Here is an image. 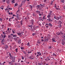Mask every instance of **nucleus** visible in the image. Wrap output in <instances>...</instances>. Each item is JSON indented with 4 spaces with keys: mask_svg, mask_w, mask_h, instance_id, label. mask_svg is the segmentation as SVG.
<instances>
[{
    "mask_svg": "<svg viewBox=\"0 0 65 65\" xmlns=\"http://www.w3.org/2000/svg\"><path fill=\"white\" fill-rule=\"evenodd\" d=\"M18 60L20 61H21V59H18Z\"/></svg>",
    "mask_w": 65,
    "mask_h": 65,
    "instance_id": "69168bd1",
    "label": "nucleus"
},
{
    "mask_svg": "<svg viewBox=\"0 0 65 65\" xmlns=\"http://www.w3.org/2000/svg\"><path fill=\"white\" fill-rule=\"evenodd\" d=\"M39 21H43V20H42V17H39Z\"/></svg>",
    "mask_w": 65,
    "mask_h": 65,
    "instance_id": "39448f33",
    "label": "nucleus"
},
{
    "mask_svg": "<svg viewBox=\"0 0 65 65\" xmlns=\"http://www.w3.org/2000/svg\"><path fill=\"white\" fill-rule=\"evenodd\" d=\"M13 38V37L11 36L10 37V38L9 39H12Z\"/></svg>",
    "mask_w": 65,
    "mask_h": 65,
    "instance_id": "bb28decb",
    "label": "nucleus"
},
{
    "mask_svg": "<svg viewBox=\"0 0 65 65\" xmlns=\"http://www.w3.org/2000/svg\"><path fill=\"white\" fill-rule=\"evenodd\" d=\"M47 1V0H44V2L45 3Z\"/></svg>",
    "mask_w": 65,
    "mask_h": 65,
    "instance_id": "bf43d9fd",
    "label": "nucleus"
},
{
    "mask_svg": "<svg viewBox=\"0 0 65 65\" xmlns=\"http://www.w3.org/2000/svg\"><path fill=\"white\" fill-rule=\"evenodd\" d=\"M58 23H59V24H61L62 23V22L61 21H59L58 22Z\"/></svg>",
    "mask_w": 65,
    "mask_h": 65,
    "instance_id": "58836bf2",
    "label": "nucleus"
},
{
    "mask_svg": "<svg viewBox=\"0 0 65 65\" xmlns=\"http://www.w3.org/2000/svg\"><path fill=\"white\" fill-rule=\"evenodd\" d=\"M18 38L19 39V37H16L14 38V39L15 40H18Z\"/></svg>",
    "mask_w": 65,
    "mask_h": 65,
    "instance_id": "4be33fe9",
    "label": "nucleus"
},
{
    "mask_svg": "<svg viewBox=\"0 0 65 65\" xmlns=\"http://www.w3.org/2000/svg\"><path fill=\"white\" fill-rule=\"evenodd\" d=\"M11 24H10V23H9L8 24V26H11Z\"/></svg>",
    "mask_w": 65,
    "mask_h": 65,
    "instance_id": "e433bc0d",
    "label": "nucleus"
},
{
    "mask_svg": "<svg viewBox=\"0 0 65 65\" xmlns=\"http://www.w3.org/2000/svg\"><path fill=\"white\" fill-rule=\"evenodd\" d=\"M1 36H2V38H3V39L5 38V37H6V35H4L3 37V36L2 34L1 35Z\"/></svg>",
    "mask_w": 65,
    "mask_h": 65,
    "instance_id": "1a4fd4ad",
    "label": "nucleus"
},
{
    "mask_svg": "<svg viewBox=\"0 0 65 65\" xmlns=\"http://www.w3.org/2000/svg\"><path fill=\"white\" fill-rule=\"evenodd\" d=\"M18 5V4L17 3H16L15 4V6H14V7H15V6H17Z\"/></svg>",
    "mask_w": 65,
    "mask_h": 65,
    "instance_id": "393cba45",
    "label": "nucleus"
},
{
    "mask_svg": "<svg viewBox=\"0 0 65 65\" xmlns=\"http://www.w3.org/2000/svg\"><path fill=\"white\" fill-rule=\"evenodd\" d=\"M12 2L13 3H14L15 2H14V0H12Z\"/></svg>",
    "mask_w": 65,
    "mask_h": 65,
    "instance_id": "37998d69",
    "label": "nucleus"
},
{
    "mask_svg": "<svg viewBox=\"0 0 65 65\" xmlns=\"http://www.w3.org/2000/svg\"><path fill=\"white\" fill-rule=\"evenodd\" d=\"M11 36L10 35H8V37L9 39V38H10Z\"/></svg>",
    "mask_w": 65,
    "mask_h": 65,
    "instance_id": "c756f323",
    "label": "nucleus"
},
{
    "mask_svg": "<svg viewBox=\"0 0 65 65\" xmlns=\"http://www.w3.org/2000/svg\"><path fill=\"white\" fill-rule=\"evenodd\" d=\"M28 27H29V29H30L31 31H33V29L32 28V27H33V25H29L28 26Z\"/></svg>",
    "mask_w": 65,
    "mask_h": 65,
    "instance_id": "7ed1b4c3",
    "label": "nucleus"
},
{
    "mask_svg": "<svg viewBox=\"0 0 65 65\" xmlns=\"http://www.w3.org/2000/svg\"><path fill=\"white\" fill-rule=\"evenodd\" d=\"M53 56H54L55 57H56L57 56V55L55 54V53H54L53 54Z\"/></svg>",
    "mask_w": 65,
    "mask_h": 65,
    "instance_id": "7c9ffc66",
    "label": "nucleus"
},
{
    "mask_svg": "<svg viewBox=\"0 0 65 65\" xmlns=\"http://www.w3.org/2000/svg\"><path fill=\"white\" fill-rule=\"evenodd\" d=\"M52 40L53 42H56V41H55V39L54 38H52Z\"/></svg>",
    "mask_w": 65,
    "mask_h": 65,
    "instance_id": "4468645a",
    "label": "nucleus"
},
{
    "mask_svg": "<svg viewBox=\"0 0 65 65\" xmlns=\"http://www.w3.org/2000/svg\"><path fill=\"white\" fill-rule=\"evenodd\" d=\"M51 17V15H48L47 16V18H50Z\"/></svg>",
    "mask_w": 65,
    "mask_h": 65,
    "instance_id": "b1692460",
    "label": "nucleus"
},
{
    "mask_svg": "<svg viewBox=\"0 0 65 65\" xmlns=\"http://www.w3.org/2000/svg\"><path fill=\"white\" fill-rule=\"evenodd\" d=\"M19 14H17V18L18 20H20L21 19V18L20 17H19Z\"/></svg>",
    "mask_w": 65,
    "mask_h": 65,
    "instance_id": "20e7f679",
    "label": "nucleus"
},
{
    "mask_svg": "<svg viewBox=\"0 0 65 65\" xmlns=\"http://www.w3.org/2000/svg\"><path fill=\"white\" fill-rule=\"evenodd\" d=\"M10 59H13V57H12V56H10Z\"/></svg>",
    "mask_w": 65,
    "mask_h": 65,
    "instance_id": "2f4dec72",
    "label": "nucleus"
},
{
    "mask_svg": "<svg viewBox=\"0 0 65 65\" xmlns=\"http://www.w3.org/2000/svg\"><path fill=\"white\" fill-rule=\"evenodd\" d=\"M61 17H58L56 16H55L54 17V19H56V20H59V19H60V20H61Z\"/></svg>",
    "mask_w": 65,
    "mask_h": 65,
    "instance_id": "f257e3e1",
    "label": "nucleus"
},
{
    "mask_svg": "<svg viewBox=\"0 0 65 65\" xmlns=\"http://www.w3.org/2000/svg\"><path fill=\"white\" fill-rule=\"evenodd\" d=\"M13 37H17V36H16V35H13Z\"/></svg>",
    "mask_w": 65,
    "mask_h": 65,
    "instance_id": "4d7b16f0",
    "label": "nucleus"
},
{
    "mask_svg": "<svg viewBox=\"0 0 65 65\" xmlns=\"http://www.w3.org/2000/svg\"><path fill=\"white\" fill-rule=\"evenodd\" d=\"M18 43L19 44H21V40L20 39H19L18 41Z\"/></svg>",
    "mask_w": 65,
    "mask_h": 65,
    "instance_id": "0eeeda50",
    "label": "nucleus"
},
{
    "mask_svg": "<svg viewBox=\"0 0 65 65\" xmlns=\"http://www.w3.org/2000/svg\"><path fill=\"white\" fill-rule=\"evenodd\" d=\"M4 63H3L2 64L1 63V64L0 65H4Z\"/></svg>",
    "mask_w": 65,
    "mask_h": 65,
    "instance_id": "603ef678",
    "label": "nucleus"
},
{
    "mask_svg": "<svg viewBox=\"0 0 65 65\" xmlns=\"http://www.w3.org/2000/svg\"><path fill=\"white\" fill-rule=\"evenodd\" d=\"M48 25H49V26H50V27H52L53 26L52 25V24H51V23H49Z\"/></svg>",
    "mask_w": 65,
    "mask_h": 65,
    "instance_id": "f3484780",
    "label": "nucleus"
},
{
    "mask_svg": "<svg viewBox=\"0 0 65 65\" xmlns=\"http://www.w3.org/2000/svg\"><path fill=\"white\" fill-rule=\"evenodd\" d=\"M32 53V52L31 51H30L29 52V51H28V54H30V53Z\"/></svg>",
    "mask_w": 65,
    "mask_h": 65,
    "instance_id": "72a5a7b5",
    "label": "nucleus"
},
{
    "mask_svg": "<svg viewBox=\"0 0 65 65\" xmlns=\"http://www.w3.org/2000/svg\"><path fill=\"white\" fill-rule=\"evenodd\" d=\"M37 7H38V8H39V9H41L40 8V5H38L37 6Z\"/></svg>",
    "mask_w": 65,
    "mask_h": 65,
    "instance_id": "5701e85b",
    "label": "nucleus"
},
{
    "mask_svg": "<svg viewBox=\"0 0 65 65\" xmlns=\"http://www.w3.org/2000/svg\"><path fill=\"white\" fill-rule=\"evenodd\" d=\"M36 34L35 33H33V34H32V35H33V36H34Z\"/></svg>",
    "mask_w": 65,
    "mask_h": 65,
    "instance_id": "a19ab883",
    "label": "nucleus"
},
{
    "mask_svg": "<svg viewBox=\"0 0 65 65\" xmlns=\"http://www.w3.org/2000/svg\"><path fill=\"white\" fill-rule=\"evenodd\" d=\"M12 31L13 32V34H14V33H15V32H14V31H13V30H12Z\"/></svg>",
    "mask_w": 65,
    "mask_h": 65,
    "instance_id": "680f3d73",
    "label": "nucleus"
},
{
    "mask_svg": "<svg viewBox=\"0 0 65 65\" xmlns=\"http://www.w3.org/2000/svg\"><path fill=\"white\" fill-rule=\"evenodd\" d=\"M16 23L17 24H18V23H20V22H19V21H17L16 22Z\"/></svg>",
    "mask_w": 65,
    "mask_h": 65,
    "instance_id": "5fc2aeb1",
    "label": "nucleus"
},
{
    "mask_svg": "<svg viewBox=\"0 0 65 65\" xmlns=\"http://www.w3.org/2000/svg\"><path fill=\"white\" fill-rule=\"evenodd\" d=\"M21 50H24V47H21Z\"/></svg>",
    "mask_w": 65,
    "mask_h": 65,
    "instance_id": "a18cd8bd",
    "label": "nucleus"
},
{
    "mask_svg": "<svg viewBox=\"0 0 65 65\" xmlns=\"http://www.w3.org/2000/svg\"><path fill=\"white\" fill-rule=\"evenodd\" d=\"M18 48H17L15 49V51H18Z\"/></svg>",
    "mask_w": 65,
    "mask_h": 65,
    "instance_id": "774afa93",
    "label": "nucleus"
},
{
    "mask_svg": "<svg viewBox=\"0 0 65 65\" xmlns=\"http://www.w3.org/2000/svg\"><path fill=\"white\" fill-rule=\"evenodd\" d=\"M24 32H21V33L19 32V33H17L18 35H21V34H23V33Z\"/></svg>",
    "mask_w": 65,
    "mask_h": 65,
    "instance_id": "6e6552de",
    "label": "nucleus"
},
{
    "mask_svg": "<svg viewBox=\"0 0 65 65\" xmlns=\"http://www.w3.org/2000/svg\"><path fill=\"white\" fill-rule=\"evenodd\" d=\"M37 28H38V26H35L34 29V30H36V29H37Z\"/></svg>",
    "mask_w": 65,
    "mask_h": 65,
    "instance_id": "2eb2a0df",
    "label": "nucleus"
},
{
    "mask_svg": "<svg viewBox=\"0 0 65 65\" xmlns=\"http://www.w3.org/2000/svg\"><path fill=\"white\" fill-rule=\"evenodd\" d=\"M2 18H0V21L1 22H2Z\"/></svg>",
    "mask_w": 65,
    "mask_h": 65,
    "instance_id": "8fccbe9b",
    "label": "nucleus"
},
{
    "mask_svg": "<svg viewBox=\"0 0 65 65\" xmlns=\"http://www.w3.org/2000/svg\"><path fill=\"white\" fill-rule=\"evenodd\" d=\"M32 56H30L29 57V59H31V60H33L34 59V58H35V57H33Z\"/></svg>",
    "mask_w": 65,
    "mask_h": 65,
    "instance_id": "423d86ee",
    "label": "nucleus"
},
{
    "mask_svg": "<svg viewBox=\"0 0 65 65\" xmlns=\"http://www.w3.org/2000/svg\"><path fill=\"white\" fill-rule=\"evenodd\" d=\"M22 60H24V57H23V56H22Z\"/></svg>",
    "mask_w": 65,
    "mask_h": 65,
    "instance_id": "6e6d98bb",
    "label": "nucleus"
},
{
    "mask_svg": "<svg viewBox=\"0 0 65 65\" xmlns=\"http://www.w3.org/2000/svg\"><path fill=\"white\" fill-rule=\"evenodd\" d=\"M48 36H49V38H48L49 39H50V35H48Z\"/></svg>",
    "mask_w": 65,
    "mask_h": 65,
    "instance_id": "052dcab7",
    "label": "nucleus"
},
{
    "mask_svg": "<svg viewBox=\"0 0 65 65\" xmlns=\"http://www.w3.org/2000/svg\"><path fill=\"white\" fill-rule=\"evenodd\" d=\"M31 23L32 24H33V23H34V20L33 19H32V20H31Z\"/></svg>",
    "mask_w": 65,
    "mask_h": 65,
    "instance_id": "a211bd4d",
    "label": "nucleus"
},
{
    "mask_svg": "<svg viewBox=\"0 0 65 65\" xmlns=\"http://www.w3.org/2000/svg\"><path fill=\"white\" fill-rule=\"evenodd\" d=\"M15 57H13V59H12V62L13 63V62H14V61H15Z\"/></svg>",
    "mask_w": 65,
    "mask_h": 65,
    "instance_id": "9d476101",
    "label": "nucleus"
},
{
    "mask_svg": "<svg viewBox=\"0 0 65 65\" xmlns=\"http://www.w3.org/2000/svg\"><path fill=\"white\" fill-rule=\"evenodd\" d=\"M27 17H26L25 18V21H27Z\"/></svg>",
    "mask_w": 65,
    "mask_h": 65,
    "instance_id": "de8ad7c7",
    "label": "nucleus"
},
{
    "mask_svg": "<svg viewBox=\"0 0 65 65\" xmlns=\"http://www.w3.org/2000/svg\"><path fill=\"white\" fill-rule=\"evenodd\" d=\"M39 16H42V14L39 13Z\"/></svg>",
    "mask_w": 65,
    "mask_h": 65,
    "instance_id": "13d9d810",
    "label": "nucleus"
},
{
    "mask_svg": "<svg viewBox=\"0 0 65 65\" xmlns=\"http://www.w3.org/2000/svg\"><path fill=\"white\" fill-rule=\"evenodd\" d=\"M53 11H50V14H51V13H52Z\"/></svg>",
    "mask_w": 65,
    "mask_h": 65,
    "instance_id": "3c124183",
    "label": "nucleus"
},
{
    "mask_svg": "<svg viewBox=\"0 0 65 65\" xmlns=\"http://www.w3.org/2000/svg\"><path fill=\"white\" fill-rule=\"evenodd\" d=\"M29 6H30V8H31V9L32 8V6L30 5Z\"/></svg>",
    "mask_w": 65,
    "mask_h": 65,
    "instance_id": "49530a36",
    "label": "nucleus"
},
{
    "mask_svg": "<svg viewBox=\"0 0 65 65\" xmlns=\"http://www.w3.org/2000/svg\"><path fill=\"white\" fill-rule=\"evenodd\" d=\"M21 65L20 64V63H15L14 65Z\"/></svg>",
    "mask_w": 65,
    "mask_h": 65,
    "instance_id": "412c9836",
    "label": "nucleus"
},
{
    "mask_svg": "<svg viewBox=\"0 0 65 65\" xmlns=\"http://www.w3.org/2000/svg\"><path fill=\"white\" fill-rule=\"evenodd\" d=\"M8 47V46L7 45H6L5 46V49H6Z\"/></svg>",
    "mask_w": 65,
    "mask_h": 65,
    "instance_id": "9b49d317",
    "label": "nucleus"
},
{
    "mask_svg": "<svg viewBox=\"0 0 65 65\" xmlns=\"http://www.w3.org/2000/svg\"><path fill=\"white\" fill-rule=\"evenodd\" d=\"M27 45L29 46H30V44H29V42H28L27 43Z\"/></svg>",
    "mask_w": 65,
    "mask_h": 65,
    "instance_id": "c03bdc74",
    "label": "nucleus"
},
{
    "mask_svg": "<svg viewBox=\"0 0 65 65\" xmlns=\"http://www.w3.org/2000/svg\"><path fill=\"white\" fill-rule=\"evenodd\" d=\"M56 34L58 35H61V33L59 32V33L58 32H57L56 33Z\"/></svg>",
    "mask_w": 65,
    "mask_h": 65,
    "instance_id": "aec40b11",
    "label": "nucleus"
},
{
    "mask_svg": "<svg viewBox=\"0 0 65 65\" xmlns=\"http://www.w3.org/2000/svg\"><path fill=\"white\" fill-rule=\"evenodd\" d=\"M44 10V9H42V10H41V11L42 12H41V13H43V11Z\"/></svg>",
    "mask_w": 65,
    "mask_h": 65,
    "instance_id": "a878e982",
    "label": "nucleus"
},
{
    "mask_svg": "<svg viewBox=\"0 0 65 65\" xmlns=\"http://www.w3.org/2000/svg\"><path fill=\"white\" fill-rule=\"evenodd\" d=\"M8 9H10V10H12V8H6L5 9V10L6 11L7 10H8Z\"/></svg>",
    "mask_w": 65,
    "mask_h": 65,
    "instance_id": "f8f14e48",
    "label": "nucleus"
},
{
    "mask_svg": "<svg viewBox=\"0 0 65 65\" xmlns=\"http://www.w3.org/2000/svg\"><path fill=\"white\" fill-rule=\"evenodd\" d=\"M48 38L47 39L45 40V41H48V39H49Z\"/></svg>",
    "mask_w": 65,
    "mask_h": 65,
    "instance_id": "cd10ccee",
    "label": "nucleus"
},
{
    "mask_svg": "<svg viewBox=\"0 0 65 65\" xmlns=\"http://www.w3.org/2000/svg\"><path fill=\"white\" fill-rule=\"evenodd\" d=\"M15 21H18V19H17L16 18H15Z\"/></svg>",
    "mask_w": 65,
    "mask_h": 65,
    "instance_id": "09e8293b",
    "label": "nucleus"
},
{
    "mask_svg": "<svg viewBox=\"0 0 65 65\" xmlns=\"http://www.w3.org/2000/svg\"><path fill=\"white\" fill-rule=\"evenodd\" d=\"M47 61H48L50 60V59L48 58V57H47Z\"/></svg>",
    "mask_w": 65,
    "mask_h": 65,
    "instance_id": "f704fd0d",
    "label": "nucleus"
},
{
    "mask_svg": "<svg viewBox=\"0 0 65 65\" xmlns=\"http://www.w3.org/2000/svg\"><path fill=\"white\" fill-rule=\"evenodd\" d=\"M6 2L8 4H9V1H7Z\"/></svg>",
    "mask_w": 65,
    "mask_h": 65,
    "instance_id": "473e14b6",
    "label": "nucleus"
},
{
    "mask_svg": "<svg viewBox=\"0 0 65 65\" xmlns=\"http://www.w3.org/2000/svg\"><path fill=\"white\" fill-rule=\"evenodd\" d=\"M60 35H63V33L62 32H60Z\"/></svg>",
    "mask_w": 65,
    "mask_h": 65,
    "instance_id": "0e129e2a",
    "label": "nucleus"
},
{
    "mask_svg": "<svg viewBox=\"0 0 65 65\" xmlns=\"http://www.w3.org/2000/svg\"><path fill=\"white\" fill-rule=\"evenodd\" d=\"M64 37H65L63 38V41H62V44L63 45H64V44H65V34H64Z\"/></svg>",
    "mask_w": 65,
    "mask_h": 65,
    "instance_id": "f03ea898",
    "label": "nucleus"
},
{
    "mask_svg": "<svg viewBox=\"0 0 65 65\" xmlns=\"http://www.w3.org/2000/svg\"><path fill=\"white\" fill-rule=\"evenodd\" d=\"M49 24H46V25H45V26L46 27V28H47L48 27V26H49Z\"/></svg>",
    "mask_w": 65,
    "mask_h": 65,
    "instance_id": "ddd939ff",
    "label": "nucleus"
},
{
    "mask_svg": "<svg viewBox=\"0 0 65 65\" xmlns=\"http://www.w3.org/2000/svg\"><path fill=\"white\" fill-rule=\"evenodd\" d=\"M23 53L24 54H25V55L27 54V52L25 51H24Z\"/></svg>",
    "mask_w": 65,
    "mask_h": 65,
    "instance_id": "4c0bfd02",
    "label": "nucleus"
},
{
    "mask_svg": "<svg viewBox=\"0 0 65 65\" xmlns=\"http://www.w3.org/2000/svg\"><path fill=\"white\" fill-rule=\"evenodd\" d=\"M23 21L22 20H21L20 21V24H21V25H22L23 24H22V21Z\"/></svg>",
    "mask_w": 65,
    "mask_h": 65,
    "instance_id": "79ce46f5",
    "label": "nucleus"
},
{
    "mask_svg": "<svg viewBox=\"0 0 65 65\" xmlns=\"http://www.w3.org/2000/svg\"><path fill=\"white\" fill-rule=\"evenodd\" d=\"M13 17H14V16H15L16 17H17V15H13Z\"/></svg>",
    "mask_w": 65,
    "mask_h": 65,
    "instance_id": "338daca9",
    "label": "nucleus"
},
{
    "mask_svg": "<svg viewBox=\"0 0 65 65\" xmlns=\"http://www.w3.org/2000/svg\"><path fill=\"white\" fill-rule=\"evenodd\" d=\"M48 20L49 21V22H53V20H51V18H49L48 19Z\"/></svg>",
    "mask_w": 65,
    "mask_h": 65,
    "instance_id": "dca6fc26",
    "label": "nucleus"
},
{
    "mask_svg": "<svg viewBox=\"0 0 65 65\" xmlns=\"http://www.w3.org/2000/svg\"><path fill=\"white\" fill-rule=\"evenodd\" d=\"M43 19H46V18H45V16H44L43 17Z\"/></svg>",
    "mask_w": 65,
    "mask_h": 65,
    "instance_id": "ea45409f",
    "label": "nucleus"
},
{
    "mask_svg": "<svg viewBox=\"0 0 65 65\" xmlns=\"http://www.w3.org/2000/svg\"><path fill=\"white\" fill-rule=\"evenodd\" d=\"M53 46H49V49H51L52 48H53Z\"/></svg>",
    "mask_w": 65,
    "mask_h": 65,
    "instance_id": "c85d7f7f",
    "label": "nucleus"
},
{
    "mask_svg": "<svg viewBox=\"0 0 65 65\" xmlns=\"http://www.w3.org/2000/svg\"><path fill=\"white\" fill-rule=\"evenodd\" d=\"M9 56H10V57L11 56V53H9Z\"/></svg>",
    "mask_w": 65,
    "mask_h": 65,
    "instance_id": "e2e57ef3",
    "label": "nucleus"
},
{
    "mask_svg": "<svg viewBox=\"0 0 65 65\" xmlns=\"http://www.w3.org/2000/svg\"><path fill=\"white\" fill-rule=\"evenodd\" d=\"M61 2H62L63 3H64V0H61Z\"/></svg>",
    "mask_w": 65,
    "mask_h": 65,
    "instance_id": "c9c22d12",
    "label": "nucleus"
},
{
    "mask_svg": "<svg viewBox=\"0 0 65 65\" xmlns=\"http://www.w3.org/2000/svg\"><path fill=\"white\" fill-rule=\"evenodd\" d=\"M3 34H4V35H5L6 34V33H5V32H3Z\"/></svg>",
    "mask_w": 65,
    "mask_h": 65,
    "instance_id": "864d4df0",
    "label": "nucleus"
},
{
    "mask_svg": "<svg viewBox=\"0 0 65 65\" xmlns=\"http://www.w3.org/2000/svg\"><path fill=\"white\" fill-rule=\"evenodd\" d=\"M36 13H40V11H36Z\"/></svg>",
    "mask_w": 65,
    "mask_h": 65,
    "instance_id": "6ab92c4d",
    "label": "nucleus"
}]
</instances>
